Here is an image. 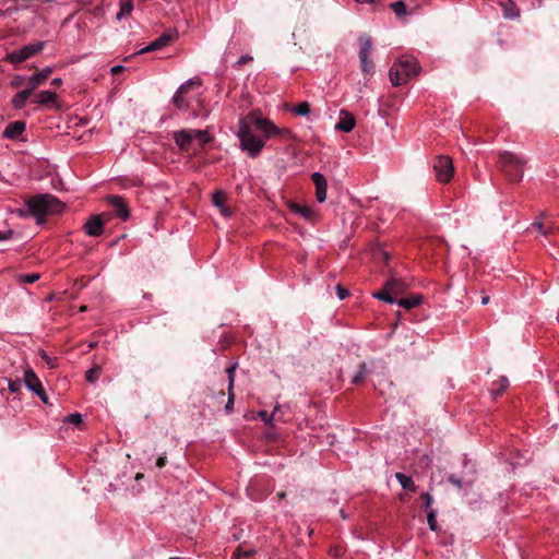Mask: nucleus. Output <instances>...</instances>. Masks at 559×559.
Listing matches in <instances>:
<instances>
[{"instance_id": "nucleus-1", "label": "nucleus", "mask_w": 559, "mask_h": 559, "mask_svg": "<svg viewBox=\"0 0 559 559\" xmlns=\"http://www.w3.org/2000/svg\"><path fill=\"white\" fill-rule=\"evenodd\" d=\"M237 136L240 141V148L250 157H257L265 145V139H287L290 136V131L277 127L270 119L255 112H250L239 121Z\"/></svg>"}, {"instance_id": "nucleus-2", "label": "nucleus", "mask_w": 559, "mask_h": 559, "mask_svg": "<svg viewBox=\"0 0 559 559\" xmlns=\"http://www.w3.org/2000/svg\"><path fill=\"white\" fill-rule=\"evenodd\" d=\"M173 139L181 152H187L190 155L197 154L194 143L200 146L207 144L212 141L207 130L198 129H181L173 133Z\"/></svg>"}, {"instance_id": "nucleus-3", "label": "nucleus", "mask_w": 559, "mask_h": 559, "mask_svg": "<svg viewBox=\"0 0 559 559\" xmlns=\"http://www.w3.org/2000/svg\"><path fill=\"white\" fill-rule=\"evenodd\" d=\"M26 205L37 224L44 222V216L62 212L64 204L51 194H38L27 200Z\"/></svg>"}, {"instance_id": "nucleus-4", "label": "nucleus", "mask_w": 559, "mask_h": 559, "mask_svg": "<svg viewBox=\"0 0 559 559\" xmlns=\"http://www.w3.org/2000/svg\"><path fill=\"white\" fill-rule=\"evenodd\" d=\"M419 73L417 61L411 57H404L393 63L390 69V80L394 86L405 84Z\"/></svg>"}, {"instance_id": "nucleus-5", "label": "nucleus", "mask_w": 559, "mask_h": 559, "mask_svg": "<svg viewBox=\"0 0 559 559\" xmlns=\"http://www.w3.org/2000/svg\"><path fill=\"white\" fill-rule=\"evenodd\" d=\"M526 160L512 152H502L499 156L500 170L511 180L520 181L523 178Z\"/></svg>"}, {"instance_id": "nucleus-6", "label": "nucleus", "mask_w": 559, "mask_h": 559, "mask_svg": "<svg viewBox=\"0 0 559 559\" xmlns=\"http://www.w3.org/2000/svg\"><path fill=\"white\" fill-rule=\"evenodd\" d=\"M45 43L44 41H35L32 44H28L17 50H14L7 55V60L11 63H21L37 52L41 51L44 49Z\"/></svg>"}, {"instance_id": "nucleus-7", "label": "nucleus", "mask_w": 559, "mask_h": 559, "mask_svg": "<svg viewBox=\"0 0 559 559\" xmlns=\"http://www.w3.org/2000/svg\"><path fill=\"white\" fill-rule=\"evenodd\" d=\"M433 169L439 182L447 183L453 177L454 167L449 156H438L433 164Z\"/></svg>"}, {"instance_id": "nucleus-8", "label": "nucleus", "mask_w": 559, "mask_h": 559, "mask_svg": "<svg viewBox=\"0 0 559 559\" xmlns=\"http://www.w3.org/2000/svg\"><path fill=\"white\" fill-rule=\"evenodd\" d=\"M177 32H166L162 36L153 40L151 44L142 48L138 53L160 50L167 47L171 41H174L177 38Z\"/></svg>"}, {"instance_id": "nucleus-9", "label": "nucleus", "mask_w": 559, "mask_h": 559, "mask_svg": "<svg viewBox=\"0 0 559 559\" xmlns=\"http://www.w3.org/2000/svg\"><path fill=\"white\" fill-rule=\"evenodd\" d=\"M110 206L114 209L115 215L127 221L130 217V210L121 197L111 195L107 199Z\"/></svg>"}, {"instance_id": "nucleus-10", "label": "nucleus", "mask_w": 559, "mask_h": 559, "mask_svg": "<svg viewBox=\"0 0 559 559\" xmlns=\"http://www.w3.org/2000/svg\"><path fill=\"white\" fill-rule=\"evenodd\" d=\"M311 179L316 186L317 201L322 203L326 200L328 181L321 173H313Z\"/></svg>"}, {"instance_id": "nucleus-11", "label": "nucleus", "mask_w": 559, "mask_h": 559, "mask_svg": "<svg viewBox=\"0 0 559 559\" xmlns=\"http://www.w3.org/2000/svg\"><path fill=\"white\" fill-rule=\"evenodd\" d=\"M84 230L88 236L98 237L104 233V222L100 215L92 216L84 225Z\"/></svg>"}, {"instance_id": "nucleus-12", "label": "nucleus", "mask_w": 559, "mask_h": 559, "mask_svg": "<svg viewBox=\"0 0 559 559\" xmlns=\"http://www.w3.org/2000/svg\"><path fill=\"white\" fill-rule=\"evenodd\" d=\"M355 124L356 120L354 116L346 110H341L340 120L335 124V130L348 133L355 128Z\"/></svg>"}, {"instance_id": "nucleus-13", "label": "nucleus", "mask_w": 559, "mask_h": 559, "mask_svg": "<svg viewBox=\"0 0 559 559\" xmlns=\"http://www.w3.org/2000/svg\"><path fill=\"white\" fill-rule=\"evenodd\" d=\"M52 72V68L47 67L44 68L41 71L33 74L27 82V87L34 92L38 86H40L44 81H46Z\"/></svg>"}, {"instance_id": "nucleus-14", "label": "nucleus", "mask_w": 559, "mask_h": 559, "mask_svg": "<svg viewBox=\"0 0 559 559\" xmlns=\"http://www.w3.org/2000/svg\"><path fill=\"white\" fill-rule=\"evenodd\" d=\"M26 124L23 121H13L10 122L4 131H3V138L7 139H17L25 130Z\"/></svg>"}, {"instance_id": "nucleus-15", "label": "nucleus", "mask_w": 559, "mask_h": 559, "mask_svg": "<svg viewBox=\"0 0 559 559\" xmlns=\"http://www.w3.org/2000/svg\"><path fill=\"white\" fill-rule=\"evenodd\" d=\"M24 383L26 388L35 394H39L40 389H43L40 381L32 369L25 370Z\"/></svg>"}, {"instance_id": "nucleus-16", "label": "nucleus", "mask_w": 559, "mask_h": 559, "mask_svg": "<svg viewBox=\"0 0 559 559\" xmlns=\"http://www.w3.org/2000/svg\"><path fill=\"white\" fill-rule=\"evenodd\" d=\"M193 83L194 82L192 80L186 81L178 87L177 92L173 96V103L178 109L182 110L187 108V103L182 97V94L186 93L188 91V87Z\"/></svg>"}, {"instance_id": "nucleus-17", "label": "nucleus", "mask_w": 559, "mask_h": 559, "mask_svg": "<svg viewBox=\"0 0 559 559\" xmlns=\"http://www.w3.org/2000/svg\"><path fill=\"white\" fill-rule=\"evenodd\" d=\"M289 207H290L292 212L299 214L308 222H313L317 217L314 210H312L309 206L297 204V203H290Z\"/></svg>"}, {"instance_id": "nucleus-18", "label": "nucleus", "mask_w": 559, "mask_h": 559, "mask_svg": "<svg viewBox=\"0 0 559 559\" xmlns=\"http://www.w3.org/2000/svg\"><path fill=\"white\" fill-rule=\"evenodd\" d=\"M385 289H388L395 298L399 295H402L406 290V284L396 277H392L388 280L384 284Z\"/></svg>"}, {"instance_id": "nucleus-19", "label": "nucleus", "mask_w": 559, "mask_h": 559, "mask_svg": "<svg viewBox=\"0 0 559 559\" xmlns=\"http://www.w3.org/2000/svg\"><path fill=\"white\" fill-rule=\"evenodd\" d=\"M32 93L33 92L26 86L25 90L16 93L14 95V97L12 98V102H11L12 106L15 109H22L25 106V104H26L27 99L29 98V96L32 95Z\"/></svg>"}, {"instance_id": "nucleus-20", "label": "nucleus", "mask_w": 559, "mask_h": 559, "mask_svg": "<svg viewBox=\"0 0 559 559\" xmlns=\"http://www.w3.org/2000/svg\"><path fill=\"white\" fill-rule=\"evenodd\" d=\"M500 5L502 7L504 17L516 19L520 16V12L512 0H502Z\"/></svg>"}, {"instance_id": "nucleus-21", "label": "nucleus", "mask_w": 559, "mask_h": 559, "mask_svg": "<svg viewBox=\"0 0 559 559\" xmlns=\"http://www.w3.org/2000/svg\"><path fill=\"white\" fill-rule=\"evenodd\" d=\"M226 199V195L224 192L222 191H216L214 194H213V204L219 209V212L224 215V216H229L230 215V211L224 205V201Z\"/></svg>"}, {"instance_id": "nucleus-22", "label": "nucleus", "mask_w": 559, "mask_h": 559, "mask_svg": "<svg viewBox=\"0 0 559 559\" xmlns=\"http://www.w3.org/2000/svg\"><path fill=\"white\" fill-rule=\"evenodd\" d=\"M421 296L420 295H413L408 298L403 299H396V304L405 309H413L421 304Z\"/></svg>"}, {"instance_id": "nucleus-23", "label": "nucleus", "mask_w": 559, "mask_h": 559, "mask_svg": "<svg viewBox=\"0 0 559 559\" xmlns=\"http://www.w3.org/2000/svg\"><path fill=\"white\" fill-rule=\"evenodd\" d=\"M359 43V56H370L372 50V40L367 35H361L358 39Z\"/></svg>"}, {"instance_id": "nucleus-24", "label": "nucleus", "mask_w": 559, "mask_h": 559, "mask_svg": "<svg viewBox=\"0 0 559 559\" xmlns=\"http://www.w3.org/2000/svg\"><path fill=\"white\" fill-rule=\"evenodd\" d=\"M57 100V94L50 91H41L36 95L35 103L46 105L55 103Z\"/></svg>"}, {"instance_id": "nucleus-25", "label": "nucleus", "mask_w": 559, "mask_h": 559, "mask_svg": "<svg viewBox=\"0 0 559 559\" xmlns=\"http://www.w3.org/2000/svg\"><path fill=\"white\" fill-rule=\"evenodd\" d=\"M257 552L255 548L253 547H247L246 544H240L236 551L234 552L233 555V558L231 559H241V558H247V557H251L253 556L254 554Z\"/></svg>"}, {"instance_id": "nucleus-26", "label": "nucleus", "mask_w": 559, "mask_h": 559, "mask_svg": "<svg viewBox=\"0 0 559 559\" xmlns=\"http://www.w3.org/2000/svg\"><path fill=\"white\" fill-rule=\"evenodd\" d=\"M395 478L397 479V481L404 489L409 490V491L416 490L415 483L409 476H406L403 473H396Z\"/></svg>"}, {"instance_id": "nucleus-27", "label": "nucleus", "mask_w": 559, "mask_h": 559, "mask_svg": "<svg viewBox=\"0 0 559 559\" xmlns=\"http://www.w3.org/2000/svg\"><path fill=\"white\" fill-rule=\"evenodd\" d=\"M360 67L365 74L372 75L374 73V64L370 56H359Z\"/></svg>"}, {"instance_id": "nucleus-28", "label": "nucleus", "mask_w": 559, "mask_h": 559, "mask_svg": "<svg viewBox=\"0 0 559 559\" xmlns=\"http://www.w3.org/2000/svg\"><path fill=\"white\" fill-rule=\"evenodd\" d=\"M372 296L388 304H396V298L388 289H385V286H383L382 290L373 293Z\"/></svg>"}, {"instance_id": "nucleus-29", "label": "nucleus", "mask_w": 559, "mask_h": 559, "mask_svg": "<svg viewBox=\"0 0 559 559\" xmlns=\"http://www.w3.org/2000/svg\"><path fill=\"white\" fill-rule=\"evenodd\" d=\"M100 369H102V365L95 362L93 365V367L91 369H88L85 373L86 381L92 382V383L96 382V380L98 379Z\"/></svg>"}, {"instance_id": "nucleus-30", "label": "nucleus", "mask_w": 559, "mask_h": 559, "mask_svg": "<svg viewBox=\"0 0 559 559\" xmlns=\"http://www.w3.org/2000/svg\"><path fill=\"white\" fill-rule=\"evenodd\" d=\"M509 386V380L506 377H501L498 381V389H491L493 397L501 395Z\"/></svg>"}, {"instance_id": "nucleus-31", "label": "nucleus", "mask_w": 559, "mask_h": 559, "mask_svg": "<svg viewBox=\"0 0 559 559\" xmlns=\"http://www.w3.org/2000/svg\"><path fill=\"white\" fill-rule=\"evenodd\" d=\"M366 374H367L366 365L365 364H360L357 372L352 378V382L354 384L360 383L364 380Z\"/></svg>"}, {"instance_id": "nucleus-32", "label": "nucleus", "mask_w": 559, "mask_h": 559, "mask_svg": "<svg viewBox=\"0 0 559 559\" xmlns=\"http://www.w3.org/2000/svg\"><path fill=\"white\" fill-rule=\"evenodd\" d=\"M293 111L299 116H308L310 112V105L307 102H302L293 108Z\"/></svg>"}, {"instance_id": "nucleus-33", "label": "nucleus", "mask_w": 559, "mask_h": 559, "mask_svg": "<svg viewBox=\"0 0 559 559\" xmlns=\"http://www.w3.org/2000/svg\"><path fill=\"white\" fill-rule=\"evenodd\" d=\"M278 406H275L274 407V411L272 412V414H269L266 411H260L259 412V417L265 421L267 425H271L275 418V415L278 411Z\"/></svg>"}, {"instance_id": "nucleus-34", "label": "nucleus", "mask_w": 559, "mask_h": 559, "mask_svg": "<svg viewBox=\"0 0 559 559\" xmlns=\"http://www.w3.org/2000/svg\"><path fill=\"white\" fill-rule=\"evenodd\" d=\"M437 514H436V511L435 510H430L427 514V522H428V525H429V528L433 532H437L439 530L438 525H437V519H436Z\"/></svg>"}, {"instance_id": "nucleus-35", "label": "nucleus", "mask_w": 559, "mask_h": 559, "mask_svg": "<svg viewBox=\"0 0 559 559\" xmlns=\"http://www.w3.org/2000/svg\"><path fill=\"white\" fill-rule=\"evenodd\" d=\"M391 8L397 16L406 12V5L403 1H396L391 3Z\"/></svg>"}, {"instance_id": "nucleus-36", "label": "nucleus", "mask_w": 559, "mask_h": 559, "mask_svg": "<svg viewBox=\"0 0 559 559\" xmlns=\"http://www.w3.org/2000/svg\"><path fill=\"white\" fill-rule=\"evenodd\" d=\"M120 10L122 11V14H131L133 10V0H121Z\"/></svg>"}, {"instance_id": "nucleus-37", "label": "nucleus", "mask_w": 559, "mask_h": 559, "mask_svg": "<svg viewBox=\"0 0 559 559\" xmlns=\"http://www.w3.org/2000/svg\"><path fill=\"white\" fill-rule=\"evenodd\" d=\"M235 369L236 365H233L226 369V372L228 374V391H231L234 389Z\"/></svg>"}, {"instance_id": "nucleus-38", "label": "nucleus", "mask_w": 559, "mask_h": 559, "mask_svg": "<svg viewBox=\"0 0 559 559\" xmlns=\"http://www.w3.org/2000/svg\"><path fill=\"white\" fill-rule=\"evenodd\" d=\"M532 227H533V228L538 229V231H539L540 234H543L544 236H547V235H548V234H550V233H551V230H552V227H549V228L545 229V228L543 227V223H542V221H536V222H534V223L532 224Z\"/></svg>"}, {"instance_id": "nucleus-39", "label": "nucleus", "mask_w": 559, "mask_h": 559, "mask_svg": "<svg viewBox=\"0 0 559 559\" xmlns=\"http://www.w3.org/2000/svg\"><path fill=\"white\" fill-rule=\"evenodd\" d=\"M66 421L78 426L82 423V415L79 413L71 414L66 418Z\"/></svg>"}, {"instance_id": "nucleus-40", "label": "nucleus", "mask_w": 559, "mask_h": 559, "mask_svg": "<svg viewBox=\"0 0 559 559\" xmlns=\"http://www.w3.org/2000/svg\"><path fill=\"white\" fill-rule=\"evenodd\" d=\"M39 278L38 273H32L21 276V281L27 284H33Z\"/></svg>"}, {"instance_id": "nucleus-41", "label": "nucleus", "mask_w": 559, "mask_h": 559, "mask_svg": "<svg viewBox=\"0 0 559 559\" xmlns=\"http://www.w3.org/2000/svg\"><path fill=\"white\" fill-rule=\"evenodd\" d=\"M22 382L20 380H9V390L13 393L20 392Z\"/></svg>"}, {"instance_id": "nucleus-42", "label": "nucleus", "mask_w": 559, "mask_h": 559, "mask_svg": "<svg viewBox=\"0 0 559 559\" xmlns=\"http://www.w3.org/2000/svg\"><path fill=\"white\" fill-rule=\"evenodd\" d=\"M336 294H337V297L343 300L345 299L349 294H348V290L345 289L342 285H337L336 286Z\"/></svg>"}, {"instance_id": "nucleus-43", "label": "nucleus", "mask_w": 559, "mask_h": 559, "mask_svg": "<svg viewBox=\"0 0 559 559\" xmlns=\"http://www.w3.org/2000/svg\"><path fill=\"white\" fill-rule=\"evenodd\" d=\"M233 405H234V392L231 390V391H228V402H227V404L225 406V409L227 412H230L231 408H233Z\"/></svg>"}, {"instance_id": "nucleus-44", "label": "nucleus", "mask_w": 559, "mask_h": 559, "mask_svg": "<svg viewBox=\"0 0 559 559\" xmlns=\"http://www.w3.org/2000/svg\"><path fill=\"white\" fill-rule=\"evenodd\" d=\"M421 498L425 501V508L426 509L430 508V506L432 503V497L430 496V493L425 492V493L421 495Z\"/></svg>"}, {"instance_id": "nucleus-45", "label": "nucleus", "mask_w": 559, "mask_h": 559, "mask_svg": "<svg viewBox=\"0 0 559 559\" xmlns=\"http://www.w3.org/2000/svg\"><path fill=\"white\" fill-rule=\"evenodd\" d=\"M12 234L13 231L11 229L0 230V241L10 239Z\"/></svg>"}, {"instance_id": "nucleus-46", "label": "nucleus", "mask_w": 559, "mask_h": 559, "mask_svg": "<svg viewBox=\"0 0 559 559\" xmlns=\"http://www.w3.org/2000/svg\"><path fill=\"white\" fill-rule=\"evenodd\" d=\"M36 395L43 401V403L50 404L49 397H48L47 393L45 392L44 388L40 389L39 394H36Z\"/></svg>"}, {"instance_id": "nucleus-47", "label": "nucleus", "mask_w": 559, "mask_h": 559, "mask_svg": "<svg viewBox=\"0 0 559 559\" xmlns=\"http://www.w3.org/2000/svg\"><path fill=\"white\" fill-rule=\"evenodd\" d=\"M448 480L459 488L462 487V480L454 475L449 476Z\"/></svg>"}, {"instance_id": "nucleus-48", "label": "nucleus", "mask_w": 559, "mask_h": 559, "mask_svg": "<svg viewBox=\"0 0 559 559\" xmlns=\"http://www.w3.org/2000/svg\"><path fill=\"white\" fill-rule=\"evenodd\" d=\"M166 462H167V457H166V455H165V454H164V455H160V456L157 459V461H156V466H157L158 468H163V467L166 465Z\"/></svg>"}, {"instance_id": "nucleus-49", "label": "nucleus", "mask_w": 559, "mask_h": 559, "mask_svg": "<svg viewBox=\"0 0 559 559\" xmlns=\"http://www.w3.org/2000/svg\"><path fill=\"white\" fill-rule=\"evenodd\" d=\"M15 213L20 216V217H26L27 215H31V212H29V209H17L15 211Z\"/></svg>"}, {"instance_id": "nucleus-50", "label": "nucleus", "mask_w": 559, "mask_h": 559, "mask_svg": "<svg viewBox=\"0 0 559 559\" xmlns=\"http://www.w3.org/2000/svg\"><path fill=\"white\" fill-rule=\"evenodd\" d=\"M123 69H124V68H123V66H121V64H117V66H114V67L111 68V70H110V71H111V73H112L114 75H116V74H118V73L122 72V71H123Z\"/></svg>"}, {"instance_id": "nucleus-51", "label": "nucleus", "mask_w": 559, "mask_h": 559, "mask_svg": "<svg viewBox=\"0 0 559 559\" xmlns=\"http://www.w3.org/2000/svg\"><path fill=\"white\" fill-rule=\"evenodd\" d=\"M251 60H252V57H250V56L246 55V56H241V57L239 58L238 63H239V64H245V63H247V62H249V61H251Z\"/></svg>"}, {"instance_id": "nucleus-52", "label": "nucleus", "mask_w": 559, "mask_h": 559, "mask_svg": "<svg viewBox=\"0 0 559 559\" xmlns=\"http://www.w3.org/2000/svg\"><path fill=\"white\" fill-rule=\"evenodd\" d=\"M21 81H22V78H21V76H17L16 79H14V80L11 82V85H12L13 87H17V86H20Z\"/></svg>"}, {"instance_id": "nucleus-53", "label": "nucleus", "mask_w": 559, "mask_h": 559, "mask_svg": "<svg viewBox=\"0 0 559 559\" xmlns=\"http://www.w3.org/2000/svg\"><path fill=\"white\" fill-rule=\"evenodd\" d=\"M62 80L61 78H55L52 81H51V85L57 87L61 84Z\"/></svg>"}, {"instance_id": "nucleus-54", "label": "nucleus", "mask_w": 559, "mask_h": 559, "mask_svg": "<svg viewBox=\"0 0 559 559\" xmlns=\"http://www.w3.org/2000/svg\"><path fill=\"white\" fill-rule=\"evenodd\" d=\"M43 358L50 365V367H55L46 352H44Z\"/></svg>"}, {"instance_id": "nucleus-55", "label": "nucleus", "mask_w": 559, "mask_h": 559, "mask_svg": "<svg viewBox=\"0 0 559 559\" xmlns=\"http://www.w3.org/2000/svg\"><path fill=\"white\" fill-rule=\"evenodd\" d=\"M357 3H374L377 0H355Z\"/></svg>"}, {"instance_id": "nucleus-56", "label": "nucleus", "mask_w": 559, "mask_h": 559, "mask_svg": "<svg viewBox=\"0 0 559 559\" xmlns=\"http://www.w3.org/2000/svg\"><path fill=\"white\" fill-rule=\"evenodd\" d=\"M124 16H127V15H126V14H122V11H121V10H119V12H118V13H117V15H116V19H117L118 21H120V20H122Z\"/></svg>"}, {"instance_id": "nucleus-57", "label": "nucleus", "mask_w": 559, "mask_h": 559, "mask_svg": "<svg viewBox=\"0 0 559 559\" xmlns=\"http://www.w3.org/2000/svg\"><path fill=\"white\" fill-rule=\"evenodd\" d=\"M489 302V296H485L481 299V305H487Z\"/></svg>"}, {"instance_id": "nucleus-58", "label": "nucleus", "mask_w": 559, "mask_h": 559, "mask_svg": "<svg viewBox=\"0 0 559 559\" xmlns=\"http://www.w3.org/2000/svg\"><path fill=\"white\" fill-rule=\"evenodd\" d=\"M88 346L92 348L94 346H98V343H90Z\"/></svg>"}, {"instance_id": "nucleus-59", "label": "nucleus", "mask_w": 559, "mask_h": 559, "mask_svg": "<svg viewBox=\"0 0 559 559\" xmlns=\"http://www.w3.org/2000/svg\"><path fill=\"white\" fill-rule=\"evenodd\" d=\"M341 515L345 519L346 515H345V512L343 510H341Z\"/></svg>"}, {"instance_id": "nucleus-60", "label": "nucleus", "mask_w": 559, "mask_h": 559, "mask_svg": "<svg viewBox=\"0 0 559 559\" xmlns=\"http://www.w3.org/2000/svg\"><path fill=\"white\" fill-rule=\"evenodd\" d=\"M169 559H181V558H179V557H170Z\"/></svg>"}]
</instances>
